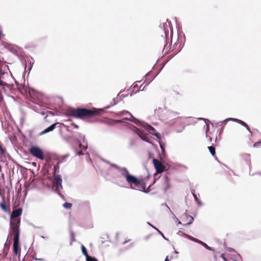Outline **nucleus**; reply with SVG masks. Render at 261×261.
I'll return each instance as SVG.
<instances>
[{
    "label": "nucleus",
    "instance_id": "nucleus-59",
    "mask_svg": "<svg viewBox=\"0 0 261 261\" xmlns=\"http://www.w3.org/2000/svg\"><path fill=\"white\" fill-rule=\"evenodd\" d=\"M167 45V44L165 45L164 48V50L165 49V48L166 47Z\"/></svg>",
    "mask_w": 261,
    "mask_h": 261
},
{
    "label": "nucleus",
    "instance_id": "nucleus-34",
    "mask_svg": "<svg viewBox=\"0 0 261 261\" xmlns=\"http://www.w3.org/2000/svg\"><path fill=\"white\" fill-rule=\"evenodd\" d=\"M226 120H228V121L231 120V121H234V122H236L238 123V121H239V119H237V118H227Z\"/></svg>",
    "mask_w": 261,
    "mask_h": 261
},
{
    "label": "nucleus",
    "instance_id": "nucleus-56",
    "mask_svg": "<svg viewBox=\"0 0 261 261\" xmlns=\"http://www.w3.org/2000/svg\"><path fill=\"white\" fill-rule=\"evenodd\" d=\"M151 226L154 229H155L156 230V229H158L157 228H156L155 227L153 226V225H151Z\"/></svg>",
    "mask_w": 261,
    "mask_h": 261
},
{
    "label": "nucleus",
    "instance_id": "nucleus-37",
    "mask_svg": "<svg viewBox=\"0 0 261 261\" xmlns=\"http://www.w3.org/2000/svg\"><path fill=\"white\" fill-rule=\"evenodd\" d=\"M143 86V84L141 85L140 87H139V90H137V92H135V93H136L137 92L140 91H143L144 90V89H145V86H144L143 87H142Z\"/></svg>",
    "mask_w": 261,
    "mask_h": 261
},
{
    "label": "nucleus",
    "instance_id": "nucleus-4",
    "mask_svg": "<svg viewBox=\"0 0 261 261\" xmlns=\"http://www.w3.org/2000/svg\"><path fill=\"white\" fill-rule=\"evenodd\" d=\"M137 126H138V130L140 132H145V133H148L152 135L156 133L155 128L144 121L140 120L139 124Z\"/></svg>",
    "mask_w": 261,
    "mask_h": 261
},
{
    "label": "nucleus",
    "instance_id": "nucleus-47",
    "mask_svg": "<svg viewBox=\"0 0 261 261\" xmlns=\"http://www.w3.org/2000/svg\"><path fill=\"white\" fill-rule=\"evenodd\" d=\"M221 257L224 260V261H226V258H225V255L224 254H222L221 255Z\"/></svg>",
    "mask_w": 261,
    "mask_h": 261
},
{
    "label": "nucleus",
    "instance_id": "nucleus-22",
    "mask_svg": "<svg viewBox=\"0 0 261 261\" xmlns=\"http://www.w3.org/2000/svg\"><path fill=\"white\" fill-rule=\"evenodd\" d=\"M60 163V162H58L57 164L54 166V171H53V175L56 174V172L57 170H59L60 167H59V164Z\"/></svg>",
    "mask_w": 261,
    "mask_h": 261
},
{
    "label": "nucleus",
    "instance_id": "nucleus-3",
    "mask_svg": "<svg viewBox=\"0 0 261 261\" xmlns=\"http://www.w3.org/2000/svg\"><path fill=\"white\" fill-rule=\"evenodd\" d=\"M155 114L163 120H167L173 118L179 115V113L169 110H167L165 107H159L154 111Z\"/></svg>",
    "mask_w": 261,
    "mask_h": 261
},
{
    "label": "nucleus",
    "instance_id": "nucleus-38",
    "mask_svg": "<svg viewBox=\"0 0 261 261\" xmlns=\"http://www.w3.org/2000/svg\"><path fill=\"white\" fill-rule=\"evenodd\" d=\"M245 156H246V160L250 163V155L249 154H246L245 155Z\"/></svg>",
    "mask_w": 261,
    "mask_h": 261
},
{
    "label": "nucleus",
    "instance_id": "nucleus-12",
    "mask_svg": "<svg viewBox=\"0 0 261 261\" xmlns=\"http://www.w3.org/2000/svg\"><path fill=\"white\" fill-rule=\"evenodd\" d=\"M134 128L135 129L134 130L135 133H136L138 136L139 137V138L143 141L147 142H149L148 139L146 137L144 136L143 135L145 134L146 133L145 132H140L138 130V127H136L134 126Z\"/></svg>",
    "mask_w": 261,
    "mask_h": 261
},
{
    "label": "nucleus",
    "instance_id": "nucleus-45",
    "mask_svg": "<svg viewBox=\"0 0 261 261\" xmlns=\"http://www.w3.org/2000/svg\"><path fill=\"white\" fill-rule=\"evenodd\" d=\"M118 185L121 187H125L123 182L120 181L119 182Z\"/></svg>",
    "mask_w": 261,
    "mask_h": 261
},
{
    "label": "nucleus",
    "instance_id": "nucleus-29",
    "mask_svg": "<svg viewBox=\"0 0 261 261\" xmlns=\"http://www.w3.org/2000/svg\"><path fill=\"white\" fill-rule=\"evenodd\" d=\"M261 146V140L255 143L253 145L254 147H259Z\"/></svg>",
    "mask_w": 261,
    "mask_h": 261
},
{
    "label": "nucleus",
    "instance_id": "nucleus-19",
    "mask_svg": "<svg viewBox=\"0 0 261 261\" xmlns=\"http://www.w3.org/2000/svg\"><path fill=\"white\" fill-rule=\"evenodd\" d=\"M8 49L12 53L14 54H16L17 51V50L14 48V47L12 45H9L8 46Z\"/></svg>",
    "mask_w": 261,
    "mask_h": 261
},
{
    "label": "nucleus",
    "instance_id": "nucleus-57",
    "mask_svg": "<svg viewBox=\"0 0 261 261\" xmlns=\"http://www.w3.org/2000/svg\"><path fill=\"white\" fill-rule=\"evenodd\" d=\"M110 107V106H107L104 108V109H109Z\"/></svg>",
    "mask_w": 261,
    "mask_h": 261
},
{
    "label": "nucleus",
    "instance_id": "nucleus-24",
    "mask_svg": "<svg viewBox=\"0 0 261 261\" xmlns=\"http://www.w3.org/2000/svg\"><path fill=\"white\" fill-rule=\"evenodd\" d=\"M188 239H190V240L193 241V242H196L198 244H199L200 243V240L195 238H194L191 236H188Z\"/></svg>",
    "mask_w": 261,
    "mask_h": 261
},
{
    "label": "nucleus",
    "instance_id": "nucleus-40",
    "mask_svg": "<svg viewBox=\"0 0 261 261\" xmlns=\"http://www.w3.org/2000/svg\"><path fill=\"white\" fill-rule=\"evenodd\" d=\"M75 154L77 155H84V154L83 153V152L80 151H76Z\"/></svg>",
    "mask_w": 261,
    "mask_h": 261
},
{
    "label": "nucleus",
    "instance_id": "nucleus-25",
    "mask_svg": "<svg viewBox=\"0 0 261 261\" xmlns=\"http://www.w3.org/2000/svg\"><path fill=\"white\" fill-rule=\"evenodd\" d=\"M193 196H194V199H195V201H196V203L197 204V205L200 206L202 205V203L200 201V200H199L198 198L197 197V196L195 195V194H193Z\"/></svg>",
    "mask_w": 261,
    "mask_h": 261
},
{
    "label": "nucleus",
    "instance_id": "nucleus-51",
    "mask_svg": "<svg viewBox=\"0 0 261 261\" xmlns=\"http://www.w3.org/2000/svg\"><path fill=\"white\" fill-rule=\"evenodd\" d=\"M66 130H67V132H68L70 133L71 134V135L73 134V132H74L73 131H71V130H70L68 128V127H67V128H66Z\"/></svg>",
    "mask_w": 261,
    "mask_h": 261
},
{
    "label": "nucleus",
    "instance_id": "nucleus-28",
    "mask_svg": "<svg viewBox=\"0 0 261 261\" xmlns=\"http://www.w3.org/2000/svg\"><path fill=\"white\" fill-rule=\"evenodd\" d=\"M186 216L190 219V221L187 223V225H190L193 223V221H194V218L191 216H188L187 214H185Z\"/></svg>",
    "mask_w": 261,
    "mask_h": 261
},
{
    "label": "nucleus",
    "instance_id": "nucleus-44",
    "mask_svg": "<svg viewBox=\"0 0 261 261\" xmlns=\"http://www.w3.org/2000/svg\"><path fill=\"white\" fill-rule=\"evenodd\" d=\"M38 113L41 114L42 115H45L46 112L43 109L41 111H38Z\"/></svg>",
    "mask_w": 261,
    "mask_h": 261
},
{
    "label": "nucleus",
    "instance_id": "nucleus-49",
    "mask_svg": "<svg viewBox=\"0 0 261 261\" xmlns=\"http://www.w3.org/2000/svg\"><path fill=\"white\" fill-rule=\"evenodd\" d=\"M138 87V85L137 84H134L133 87L130 89H134L136 88H137Z\"/></svg>",
    "mask_w": 261,
    "mask_h": 261
},
{
    "label": "nucleus",
    "instance_id": "nucleus-14",
    "mask_svg": "<svg viewBox=\"0 0 261 261\" xmlns=\"http://www.w3.org/2000/svg\"><path fill=\"white\" fill-rule=\"evenodd\" d=\"M22 214V208H18L13 210L11 215V218H19Z\"/></svg>",
    "mask_w": 261,
    "mask_h": 261
},
{
    "label": "nucleus",
    "instance_id": "nucleus-58",
    "mask_svg": "<svg viewBox=\"0 0 261 261\" xmlns=\"http://www.w3.org/2000/svg\"><path fill=\"white\" fill-rule=\"evenodd\" d=\"M199 119H200V120H201V119H203V120H205V121H206V119H203V118H199Z\"/></svg>",
    "mask_w": 261,
    "mask_h": 261
},
{
    "label": "nucleus",
    "instance_id": "nucleus-5",
    "mask_svg": "<svg viewBox=\"0 0 261 261\" xmlns=\"http://www.w3.org/2000/svg\"><path fill=\"white\" fill-rule=\"evenodd\" d=\"M54 177V188L55 189V191L59 195H61V191L63 189V187L62 185V177L60 174L58 175H53Z\"/></svg>",
    "mask_w": 261,
    "mask_h": 261
},
{
    "label": "nucleus",
    "instance_id": "nucleus-39",
    "mask_svg": "<svg viewBox=\"0 0 261 261\" xmlns=\"http://www.w3.org/2000/svg\"><path fill=\"white\" fill-rule=\"evenodd\" d=\"M68 156H69V154H67L64 155V156L63 157V159H62V160L60 161L59 162H60V163L64 162L65 160V159L67 158H68Z\"/></svg>",
    "mask_w": 261,
    "mask_h": 261
},
{
    "label": "nucleus",
    "instance_id": "nucleus-52",
    "mask_svg": "<svg viewBox=\"0 0 261 261\" xmlns=\"http://www.w3.org/2000/svg\"><path fill=\"white\" fill-rule=\"evenodd\" d=\"M246 128V129H247V130L248 132H249L250 133H251V131L249 128V127L248 126V125H247V126L245 127Z\"/></svg>",
    "mask_w": 261,
    "mask_h": 261
},
{
    "label": "nucleus",
    "instance_id": "nucleus-17",
    "mask_svg": "<svg viewBox=\"0 0 261 261\" xmlns=\"http://www.w3.org/2000/svg\"><path fill=\"white\" fill-rule=\"evenodd\" d=\"M81 249H82V251L83 254L86 257V260H87V258L88 257H92L91 256H90V255H88L87 250L86 248H85V247L83 245H82Z\"/></svg>",
    "mask_w": 261,
    "mask_h": 261
},
{
    "label": "nucleus",
    "instance_id": "nucleus-13",
    "mask_svg": "<svg viewBox=\"0 0 261 261\" xmlns=\"http://www.w3.org/2000/svg\"><path fill=\"white\" fill-rule=\"evenodd\" d=\"M72 138L76 139L79 142H80V139H82L83 140V142L84 143H85V136L83 134L77 133V132H73V134L70 136Z\"/></svg>",
    "mask_w": 261,
    "mask_h": 261
},
{
    "label": "nucleus",
    "instance_id": "nucleus-30",
    "mask_svg": "<svg viewBox=\"0 0 261 261\" xmlns=\"http://www.w3.org/2000/svg\"><path fill=\"white\" fill-rule=\"evenodd\" d=\"M156 231L160 234H161L163 238H164L166 240L169 241V240L165 237L164 234L159 229H156Z\"/></svg>",
    "mask_w": 261,
    "mask_h": 261
},
{
    "label": "nucleus",
    "instance_id": "nucleus-32",
    "mask_svg": "<svg viewBox=\"0 0 261 261\" xmlns=\"http://www.w3.org/2000/svg\"><path fill=\"white\" fill-rule=\"evenodd\" d=\"M238 123L244 127L247 126V124L241 120L239 119Z\"/></svg>",
    "mask_w": 261,
    "mask_h": 261
},
{
    "label": "nucleus",
    "instance_id": "nucleus-23",
    "mask_svg": "<svg viewBox=\"0 0 261 261\" xmlns=\"http://www.w3.org/2000/svg\"><path fill=\"white\" fill-rule=\"evenodd\" d=\"M4 74V73H2L1 75H0V87H5V86H8V84L6 83V82H3L1 80L2 75H3Z\"/></svg>",
    "mask_w": 261,
    "mask_h": 261
},
{
    "label": "nucleus",
    "instance_id": "nucleus-1",
    "mask_svg": "<svg viewBox=\"0 0 261 261\" xmlns=\"http://www.w3.org/2000/svg\"><path fill=\"white\" fill-rule=\"evenodd\" d=\"M104 161L109 164L111 167H114L118 170L121 176L124 177L126 181L129 185L130 189H135V188L133 187V186H134L138 188L141 192H143L145 193L149 192V190L145 189V185L141 184L140 180L137 177L130 174L126 168L120 167L107 160H104Z\"/></svg>",
    "mask_w": 261,
    "mask_h": 261
},
{
    "label": "nucleus",
    "instance_id": "nucleus-50",
    "mask_svg": "<svg viewBox=\"0 0 261 261\" xmlns=\"http://www.w3.org/2000/svg\"><path fill=\"white\" fill-rule=\"evenodd\" d=\"M124 120V119H123V118L122 119H121V120H117L116 121V122H117V123H121V122H122Z\"/></svg>",
    "mask_w": 261,
    "mask_h": 261
},
{
    "label": "nucleus",
    "instance_id": "nucleus-9",
    "mask_svg": "<svg viewBox=\"0 0 261 261\" xmlns=\"http://www.w3.org/2000/svg\"><path fill=\"white\" fill-rule=\"evenodd\" d=\"M19 232H17L16 234H14L13 238V251L14 253L17 255L19 251Z\"/></svg>",
    "mask_w": 261,
    "mask_h": 261
},
{
    "label": "nucleus",
    "instance_id": "nucleus-46",
    "mask_svg": "<svg viewBox=\"0 0 261 261\" xmlns=\"http://www.w3.org/2000/svg\"><path fill=\"white\" fill-rule=\"evenodd\" d=\"M160 147L161 148L162 152L164 153V152L165 151L164 146L162 144H160Z\"/></svg>",
    "mask_w": 261,
    "mask_h": 261
},
{
    "label": "nucleus",
    "instance_id": "nucleus-10",
    "mask_svg": "<svg viewBox=\"0 0 261 261\" xmlns=\"http://www.w3.org/2000/svg\"><path fill=\"white\" fill-rule=\"evenodd\" d=\"M126 114H128L130 116V118L125 117V118H124L123 119L132 121L134 123H135L137 125L139 124L140 120L136 118L135 117L133 116V115L129 112H128L127 111H125V110L122 111L120 112L118 115H126Z\"/></svg>",
    "mask_w": 261,
    "mask_h": 261
},
{
    "label": "nucleus",
    "instance_id": "nucleus-6",
    "mask_svg": "<svg viewBox=\"0 0 261 261\" xmlns=\"http://www.w3.org/2000/svg\"><path fill=\"white\" fill-rule=\"evenodd\" d=\"M30 152L34 157L41 160L44 159V155L42 150L37 146H32L30 148Z\"/></svg>",
    "mask_w": 261,
    "mask_h": 261
},
{
    "label": "nucleus",
    "instance_id": "nucleus-61",
    "mask_svg": "<svg viewBox=\"0 0 261 261\" xmlns=\"http://www.w3.org/2000/svg\"><path fill=\"white\" fill-rule=\"evenodd\" d=\"M178 223L179 224H181V222L180 221H178Z\"/></svg>",
    "mask_w": 261,
    "mask_h": 261
},
{
    "label": "nucleus",
    "instance_id": "nucleus-33",
    "mask_svg": "<svg viewBox=\"0 0 261 261\" xmlns=\"http://www.w3.org/2000/svg\"><path fill=\"white\" fill-rule=\"evenodd\" d=\"M228 121V120H226V119H225V120H224V121H221V122H220V123H221V125L222 127H223V126H224L226 124V123H227V122ZM217 124H218V123Z\"/></svg>",
    "mask_w": 261,
    "mask_h": 261
},
{
    "label": "nucleus",
    "instance_id": "nucleus-8",
    "mask_svg": "<svg viewBox=\"0 0 261 261\" xmlns=\"http://www.w3.org/2000/svg\"><path fill=\"white\" fill-rule=\"evenodd\" d=\"M153 164L156 170V172L154 174V176L158 173H161L164 171L166 170V167L163 165L158 159H153Z\"/></svg>",
    "mask_w": 261,
    "mask_h": 261
},
{
    "label": "nucleus",
    "instance_id": "nucleus-36",
    "mask_svg": "<svg viewBox=\"0 0 261 261\" xmlns=\"http://www.w3.org/2000/svg\"><path fill=\"white\" fill-rule=\"evenodd\" d=\"M34 61L32 62L31 61L30 62V66L28 67V70L29 72L31 70V69L32 68L33 64H34Z\"/></svg>",
    "mask_w": 261,
    "mask_h": 261
},
{
    "label": "nucleus",
    "instance_id": "nucleus-62",
    "mask_svg": "<svg viewBox=\"0 0 261 261\" xmlns=\"http://www.w3.org/2000/svg\"><path fill=\"white\" fill-rule=\"evenodd\" d=\"M147 224H148V225H149L150 226L152 225H151L150 223H149V222H147Z\"/></svg>",
    "mask_w": 261,
    "mask_h": 261
},
{
    "label": "nucleus",
    "instance_id": "nucleus-42",
    "mask_svg": "<svg viewBox=\"0 0 261 261\" xmlns=\"http://www.w3.org/2000/svg\"><path fill=\"white\" fill-rule=\"evenodd\" d=\"M0 150L1 151H2V153H4L5 152H6V149L5 148H4L1 144H0Z\"/></svg>",
    "mask_w": 261,
    "mask_h": 261
},
{
    "label": "nucleus",
    "instance_id": "nucleus-43",
    "mask_svg": "<svg viewBox=\"0 0 261 261\" xmlns=\"http://www.w3.org/2000/svg\"><path fill=\"white\" fill-rule=\"evenodd\" d=\"M154 135L158 139H160L161 137L160 134L158 132H156Z\"/></svg>",
    "mask_w": 261,
    "mask_h": 261
},
{
    "label": "nucleus",
    "instance_id": "nucleus-55",
    "mask_svg": "<svg viewBox=\"0 0 261 261\" xmlns=\"http://www.w3.org/2000/svg\"><path fill=\"white\" fill-rule=\"evenodd\" d=\"M165 261H169V259H168V257L167 256L165 259Z\"/></svg>",
    "mask_w": 261,
    "mask_h": 261
},
{
    "label": "nucleus",
    "instance_id": "nucleus-48",
    "mask_svg": "<svg viewBox=\"0 0 261 261\" xmlns=\"http://www.w3.org/2000/svg\"><path fill=\"white\" fill-rule=\"evenodd\" d=\"M71 124L72 125L74 126V127L75 128H79V126H78L77 124H75V123H72Z\"/></svg>",
    "mask_w": 261,
    "mask_h": 261
},
{
    "label": "nucleus",
    "instance_id": "nucleus-21",
    "mask_svg": "<svg viewBox=\"0 0 261 261\" xmlns=\"http://www.w3.org/2000/svg\"><path fill=\"white\" fill-rule=\"evenodd\" d=\"M208 149L210 153H211V154L213 156H214L215 155V153H216L215 148L214 146H208Z\"/></svg>",
    "mask_w": 261,
    "mask_h": 261
},
{
    "label": "nucleus",
    "instance_id": "nucleus-16",
    "mask_svg": "<svg viewBox=\"0 0 261 261\" xmlns=\"http://www.w3.org/2000/svg\"><path fill=\"white\" fill-rule=\"evenodd\" d=\"M0 207L6 213H10V208H8L5 203L4 199H3V202L0 203Z\"/></svg>",
    "mask_w": 261,
    "mask_h": 261
},
{
    "label": "nucleus",
    "instance_id": "nucleus-15",
    "mask_svg": "<svg viewBox=\"0 0 261 261\" xmlns=\"http://www.w3.org/2000/svg\"><path fill=\"white\" fill-rule=\"evenodd\" d=\"M58 124V123H55L50 125L49 126L45 128L44 130L40 133L39 136L43 135L44 134H47L49 132H50L53 131L56 126V125Z\"/></svg>",
    "mask_w": 261,
    "mask_h": 261
},
{
    "label": "nucleus",
    "instance_id": "nucleus-64",
    "mask_svg": "<svg viewBox=\"0 0 261 261\" xmlns=\"http://www.w3.org/2000/svg\"><path fill=\"white\" fill-rule=\"evenodd\" d=\"M149 83H150V82H148V83H146V85H145V86L148 85V84H149Z\"/></svg>",
    "mask_w": 261,
    "mask_h": 261
},
{
    "label": "nucleus",
    "instance_id": "nucleus-11",
    "mask_svg": "<svg viewBox=\"0 0 261 261\" xmlns=\"http://www.w3.org/2000/svg\"><path fill=\"white\" fill-rule=\"evenodd\" d=\"M160 28L165 34V39L166 41L169 36V29H170V23L168 22V20H167V21L166 22L163 23V26L161 25Z\"/></svg>",
    "mask_w": 261,
    "mask_h": 261
},
{
    "label": "nucleus",
    "instance_id": "nucleus-20",
    "mask_svg": "<svg viewBox=\"0 0 261 261\" xmlns=\"http://www.w3.org/2000/svg\"><path fill=\"white\" fill-rule=\"evenodd\" d=\"M199 244L202 245L204 247H205L206 249L208 250H214V249L212 247L208 246L205 243L201 241H200V243Z\"/></svg>",
    "mask_w": 261,
    "mask_h": 261
},
{
    "label": "nucleus",
    "instance_id": "nucleus-27",
    "mask_svg": "<svg viewBox=\"0 0 261 261\" xmlns=\"http://www.w3.org/2000/svg\"><path fill=\"white\" fill-rule=\"evenodd\" d=\"M72 204L69 202H65L63 204V206L65 208H70L72 206Z\"/></svg>",
    "mask_w": 261,
    "mask_h": 261
},
{
    "label": "nucleus",
    "instance_id": "nucleus-2",
    "mask_svg": "<svg viewBox=\"0 0 261 261\" xmlns=\"http://www.w3.org/2000/svg\"><path fill=\"white\" fill-rule=\"evenodd\" d=\"M103 111V109H96L93 108L89 109L86 108H77L72 109L69 111V115L76 118L84 119L95 115H99Z\"/></svg>",
    "mask_w": 261,
    "mask_h": 261
},
{
    "label": "nucleus",
    "instance_id": "nucleus-26",
    "mask_svg": "<svg viewBox=\"0 0 261 261\" xmlns=\"http://www.w3.org/2000/svg\"><path fill=\"white\" fill-rule=\"evenodd\" d=\"M165 183L167 186L166 188L165 189V191H166L169 188V178L167 176H166L165 177Z\"/></svg>",
    "mask_w": 261,
    "mask_h": 261
},
{
    "label": "nucleus",
    "instance_id": "nucleus-7",
    "mask_svg": "<svg viewBox=\"0 0 261 261\" xmlns=\"http://www.w3.org/2000/svg\"><path fill=\"white\" fill-rule=\"evenodd\" d=\"M20 223V218H11L10 222V228L12 230V232L14 234H16L17 232H19L20 234L19 225Z\"/></svg>",
    "mask_w": 261,
    "mask_h": 261
},
{
    "label": "nucleus",
    "instance_id": "nucleus-53",
    "mask_svg": "<svg viewBox=\"0 0 261 261\" xmlns=\"http://www.w3.org/2000/svg\"><path fill=\"white\" fill-rule=\"evenodd\" d=\"M150 75V73H147L146 75H145V77H146V80L147 79V77H148Z\"/></svg>",
    "mask_w": 261,
    "mask_h": 261
},
{
    "label": "nucleus",
    "instance_id": "nucleus-31",
    "mask_svg": "<svg viewBox=\"0 0 261 261\" xmlns=\"http://www.w3.org/2000/svg\"><path fill=\"white\" fill-rule=\"evenodd\" d=\"M86 261H98L95 257H88Z\"/></svg>",
    "mask_w": 261,
    "mask_h": 261
},
{
    "label": "nucleus",
    "instance_id": "nucleus-63",
    "mask_svg": "<svg viewBox=\"0 0 261 261\" xmlns=\"http://www.w3.org/2000/svg\"><path fill=\"white\" fill-rule=\"evenodd\" d=\"M172 32H171V34H170V37H172Z\"/></svg>",
    "mask_w": 261,
    "mask_h": 261
},
{
    "label": "nucleus",
    "instance_id": "nucleus-18",
    "mask_svg": "<svg viewBox=\"0 0 261 261\" xmlns=\"http://www.w3.org/2000/svg\"><path fill=\"white\" fill-rule=\"evenodd\" d=\"M70 245H72V242H75L76 241L75 237H74V233L73 231L70 230Z\"/></svg>",
    "mask_w": 261,
    "mask_h": 261
},
{
    "label": "nucleus",
    "instance_id": "nucleus-60",
    "mask_svg": "<svg viewBox=\"0 0 261 261\" xmlns=\"http://www.w3.org/2000/svg\"><path fill=\"white\" fill-rule=\"evenodd\" d=\"M128 241H124V242H123V244H125V243H127Z\"/></svg>",
    "mask_w": 261,
    "mask_h": 261
},
{
    "label": "nucleus",
    "instance_id": "nucleus-35",
    "mask_svg": "<svg viewBox=\"0 0 261 261\" xmlns=\"http://www.w3.org/2000/svg\"><path fill=\"white\" fill-rule=\"evenodd\" d=\"M79 147L80 148H82V149H84L85 150L87 149L88 148V146L86 145V146H84V145H83L80 142H79Z\"/></svg>",
    "mask_w": 261,
    "mask_h": 261
},
{
    "label": "nucleus",
    "instance_id": "nucleus-41",
    "mask_svg": "<svg viewBox=\"0 0 261 261\" xmlns=\"http://www.w3.org/2000/svg\"><path fill=\"white\" fill-rule=\"evenodd\" d=\"M227 250L228 251L230 252H235V250L233 249V248H230V247H228L227 248Z\"/></svg>",
    "mask_w": 261,
    "mask_h": 261
},
{
    "label": "nucleus",
    "instance_id": "nucleus-54",
    "mask_svg": "<svg viewBox=\"0 0 261 261\" xmlns=\"http://www.w3.org/2000/svg\"><path fill=\"white\" fill-rule=\"evenodd\" d=\"M159 73H158L155 76H153V77H152V79H151V81H152L153 79H154V78L155 77V76L158 74Z\"/></svg>",
    "mask_w": 261,
    "mask_h": 261
}]
</instances>
